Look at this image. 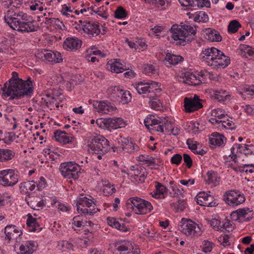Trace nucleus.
<instances>
[{
    "label": "nucleus",
    "instance_id": "nucleus-62",
    "mask_svg": "<svg viewBox=\"0 0 254 254\" xmlns=\"http://www.w3.org/2000/svg\"><path fill=\"white\" fill-rule=\"evenodd\" d=\"M182 160V156L180 154H176L171 158V161L172 164L178 165Z\"/></svg>",
    "mask_w": 254,
    "mask_h": 254
},
{
    "label": "nucleus",
    "instance_id": "nucleus-45",
    "mask_svg": "<svg viewBox=\"0 0 254 254\" xmlns=\"http://www.w3.org/2000/svg\"><path fill=\"white\" fill-rule=\"evenodd\" d=\"M242 147L241 145L238 143H235L231 148V154L229 155V157H231L232 161L236 162V159L238 156L239 150Z\"/></svg>",
    "mask_w": 254,
    "mask_h": 254
},
{
    "label": "nucleus",
    "instance_id": "nucleus-16",
    "mask_svg": "<svg viewBox=\"0 0 254 254\" xmlns=\"http://www.w3.org/2000/svg\"><path fill=\"white\" fill-rule=\"evenodd\" d=\"M82 27L84 33L90 38L96 37L101 32L100 25L99 23L84 21Z\"/></svg>",
    "mask_w": 254,
    "mask_h": 254
},
{
    "label": "nucleus",
    "instance_id": "nucleus-64",
    "mask_svg": "<svg viewBox=\"0 0 254 254\" xmlns=\"http://www.w3.org/2000/svg\"><path fill=\"white\" fill-rule=\"evenodd\" d=\"M222 228L224 229L228 232L232 231L233 229L232 224L228 219H226L225 222L222 224Z\"/></svg>",
    "mask_w": 254,
    "mask_h": 254
},
{
    "label": "nucleus",
    "instance_id": "nucleus-43",
    "mask_svg": "<svg viewBox=\"0 0 254 254\" xmlns=\"http://www.w3.org/2000/svg\"><path fill=\"white\" fill-rule=\"evenodd\" d=\"M241 26V24L238 21L233 20L228 25V31L230 33H235Z\"/></svg>",
    "mask_w": 254,
    "mask_h": 254
},
{
    "label": "nucleus",
    "instance_id": "nucleus-57",
    "mask_svg": "<svg viewBox=\"0 0 254 254\" xmlns=\"http://www.w3.org/2000/svg\"><path fill=\"white\" fill-rule=\"evenodd\" d=\"M173 190V196L174 197H184V190L177 188L176 187L172 186Z\"/></svg>",
    "mask_w": 254,
    "mask_h": 254
},
{
    "label": "nucleus",
    "instance_id": "nucleus-60",
    "mask_svg": "<svg viewBox=\"0 0 254 254\" xmlns=\"http://www.w3.org/2000/svg\"><path fill=\"white\" fill-rule=\"evenodd\" d=\"M116 190V189L114 186L111 185L106 186L103 189V192L106 195H111L115 192Z\"/></svg>",
    "mask_w": 254,
    "mask_h": 254
},
{
    "label": "nucleus",
    "instance_id": "nucleus-12",
    "mask_svg": "<svg viewBox=\"0 0 254 254\" xmlns=\"http://www.w3.org/2000/svg\"><path fill=\"white\" fill-rule=\"evenodd\" d=\"M18 182V176L13 169L0 171V185L3 187H13Z\"/></svg>",
    "mask_w": 254,
    "mask_h": 254
},
{
    "label": "nucleus",
    "instance_id": "nucleus-3",
    "mask_svg": "<svg viewBox=\"0 0 254 254\" xmlns=\"http://www.w3.org/2000/svg\"><path fill=\"white\" fill-rule=\"evenodd\" d=\"M170 31L172 38L176 41V44L182 46L186 45L194 39L196 32L195 27L183 23L180 25L174 24Z\"/></svg>",
    "mask_w": 254,
    "mask_h": 254
},
{
    "label": "nucleus",
    "instance_id": "nucleus-22",
    "mask_svg": "<svg viewBox=\"0 0 254 254\" xmlns=\"http://www.w3.org/2000/svg\"><path fill=\"white\" fill-rule=\"evenodd\" d=\"M107 68L112 72L119 73L127 69V67L117 60L107 64Z\"/></svg>",
    "mask_w": 254,
    "mask_h": 254
},
{
    "label": "nucleus",
    "instance_id": "nucleus-55",
    "mask_svg": "<svg viewBox=\"0 0 254 254\" xmlns=\"http://www.w3.org/2000/svg\"><path fill=\"white\" fill-rule=\"evenodd\" d=\"M221 126L222 127H224L226 129H229L231 130L235 129L236 128V126L233 123V122L229 120H227L226 121H222Z\"/></svg>",
    "mask_w": 254,
    "mask_h": 254
},
{
    "label": "nucleus",
    "instance_id": "nucleus-20",
    "mask_svg": "<svg viewBox=\"0 0 254 254\" xmlns=\"http://www.w3.org/2000/svg\"><path fill=\"white\" fill-rule=\"evenodd\" d=\"M81 41L77 38L68 37L64 42L63 47L67 50H77L81 47Z\"/></svg>",
    "mask_w": 254,
    "mask_h": 254
},
{
    "label": "nucleus",
    "instance_id": "nucleus-30",
    "mask_svg": "<svg viewBox=\"0 0 254 254\" xmlns=\"http://www.w3.org/2000/svg\"><path fill=\"white\" fill-rule=\"evenodd\" d=\"M147 174L146 169L144 167L140 166L135 172L131 173V176H133V178L134 179L138 180L141 183H143L144 182L147 176Z\"/></svg>",
    "mask_w": 254,
    "mask_h": 254
},
{
    "label": "nucleus",
    "instance_id": "nucleus-34",
    "mask_svg": "<svg viewBox=\"0 0 254 254\" xmlns=\"http://www.w3.org/2000/svg\"><path fill=\"white\" fill-rule=\"evenodd\" d=\"M15 153L10 149L0 148V162L11 160L15 156Z\"/></svg>",
    "mask_w": 254,
    "mask_h": 254
},
{
    "label": "nucleus",
    "instance_id": "nucleus-47",
    "mask_svg": "<svg viewBox=\"0 0 254 254\" xmlns=\"http://www.w3.org/2000/svg\"><path fill=\"white\" fill-rule=\"evenodd\" d=\"M121 102L123 104H127L129 102L131 101V96L129 91H124L123 90V92H122V94H121Z\"/></svg>",
    "mask_w": 254,
    "mask_h": 254
},
{
    "label": "nucleus",
    "instance_id": "nucleus-7",
    "mask_svg": "<svg viewBox=\"0 0 254 254\" xmlns=\"http://www.w3.org/2000/svg\"><path fill=\"white\" fill-rule=\"evenodd\" d=\"M96 123L97 126L103 129L109 130L125 127L127 123L122 118H108L104 119H98Z\"/></svg>",
    "mask_w": 254,
    "mask_h": 254
},
{
    "label": "nucleus",
    "instance_id": "nucleus-52",
    "mask_svg": "<svg viewBox=\"0 0 254 254\" xmlns=\"http://www.w3.org/2000/svg\"><path fill=\"white\" fill-rule=\"evenodd\" d=\"M156 69L154 66L151 64H146L144 65L143 72L146 74H154L155 73Z\"/></svg>",
    "mask_w": 254,
    "mask_h": 254
},
{
    "label": "nucleus",
    "instance_id": "nucleus-31",
    "mask_svg": "<svg viewBox=\"0 0 254 254\" xmlns=\"http://www.w3.org/2000/svg\"><path fill=\"white\" fill-rule=\"evenodd\" d=\"M27 219V226L29 227V230L31 232L40 231L41 228L37 221V219L33 218L31 214H28Z\"/></svg>",
    "mask_w": 254,
    "mask_h": 254
},
{
    "label": "nucleus",
    "instance_id": "nucleus-46",
    "mask_svg": "<svg viewBox=\"0 0 254 254\" xmlns=\"http://www.w3.org/2000/svg\"><path fill=\"white\" fill-rule=\"evenodd\" d=\"M127 15V12L122 6H119L115 11V17L118 19L125 18Z\"/></svg>",
    "mask_w": 254,
    "mask_h": 254
},
{
    "label": "nucleus",
    "instance_id": "nucleus-61",
    "mask_svg": "<svg viewBox=\"0 0 254 254\" xmlns=\"http://www.w3.org/2000/svg\"><path fill=\"white\" fill-rule=\"evenodd\" d=\"M28 204L31 207L35 210H39L40 208H43L44 206L45 205V203L44 202L43 200H41L40 201H36V204L35 205H33L32 202L29 203L28 202Z\"/></svg>",
    "mask_w": 254,
    "mask_h": 254
},
{
    "label": "nucleus",
    "instance_id": "nucleus-8",
    "mask_svg": "<svg viewBox=\"0 0 254 254\" xmlns=\"http://www.w3.org/2000/svg\"><path fill=\"white\" fill-rule=\"evenodd\" d=\"M77 210L85 216L92 215L99 211L96 204L86 197H79L76 200Z\"/></svg>",
    "mask_w": 254,
    "mask_h": 254
},
{
    "label": "nucleus",
    "instance_id": "nucleus-42",
    "mask_svg": "<svg viewBox=\"0 0 254 254\" xmlns=\"http://www.w3.org/2000/svg\"><path fill=\"white\" fill-rule=\"evenodd\" d=\"M209 195V194L204 191L199 192L195 197L197 203L201 206H203V205H208L207 202L205 201L206 199H208Z\"/></svg>",
    "mask_w": 254,
    "mask_h": 254
},
{
    "label": "nucleus",
    "instance_id": "nucleus-56",
    "mask_svg": "<svg viewBox=\"0 0 254 254\" xmlns=\"http://www.w3.org/2000/svg\"><path fill=\"white\" fill-rule=\"evenodd\" d=\"M82 219L80 215H77L73 217L72 221V226H76L77 227H81L82 225Z\"/></svg>",
    "mask_w": 254,
    "mask_h": 254
},
{
    "label": "nucleus",
    "instance_id": "nucleus-48",
    "mask_svg": "<svg viewBox=\"0 0 254 254\" xmlns=\"http://www.w3.org/2000/svg\"><path fill=\"white\" fill-rule=\"evenodd\" d=\"M210 51H211V54L213 55V62L215 63L219 60L220 57H221V56H223V53L216 48H210Z\"/></svg>",
    "mask_w": 254,
    "mask_h": 254
},
{
    "label": "nucleus",
    "instance_id": "nucleus-1",
    "mask_svg": "<svg viewBox=\"0 0 254 254\" xmlns=\"http://www.w3.org/2000/svg\"><path fill=\"white\" fill-rule=\"evenodd\" d=\"M28 15L22 11L16 13L8 10L4 16V20L13 29L21 32H31L37 30L34 21H29Z\"/></svg>",
    "mask_w": 254,
    "mask_h": 254
},
{
    "label": "nucleus",
    "instance_id": "nucleus-5",
    "mask_svg": "<svg viewBox=\"0 0 254 254\" xmlns=\"http://www.w3.org/2000/svg\"><path fill=\"white\" fill-rule=\"evenodd\" d=\"M126 207L128 209H132L138 214H145L149 213L153 206L149 201L137 197L129 198L126 202Z\"/></svg>",
    "mask_w": 254,
    "mask_h": 254
},
{
    "label": "nucleus",
    "instance_id": "nucleus-53",
    "mask_svg": "<svg viewBox=\"0 0 254 254\" xmlns=\"http://www.w3.org/2000/svg\"><path fill=\"white\" fill-rule=\"evenodd\" d=\"M213 245L212 243L208 240H205L203 243L202 251L205 253L210 252L212 250Z\"/></svg>",
    "mask_w": 254,
    "mask_h": 254
},
{
    "label": "nucleus",
    "instance_id": "nucleus-9",
    "mask_svg": "<svg viewBox=\"0 0 254 254\" xmlns=\"http://www.w3.org/2000/svg\"><path fill=\"white\" fill-rule=\"evenodd\" d=\"M60 170L64 178H72L74 180L78 179L81 174L79 166L72 162L62 163Z\"/></svg>",
    "mask_w": 254,
    "mask_h": 254
},
{
    "label": "nucleus",
    "instance_id": "nucleus-14",
    "mask_svg": "<svg viewBox=\"0 0 254 254\" xmlns=\"http://www.w3.org/2000/svg\"><path fill=\"white\" fill-rule=\"evenodd\" d=\"M36 55L40 59L44 58L45 60L49 62L58 63L63 61L61 54L58 52L44 49L37 52Z\"/></svg>",
    "mask_w": 254,
    "mask_h": 254
},
{
    "label": "nucleus",
    "instance_id": "nucleus-38",
    "mask_svg": "<svg viewBox=\"0 0 254 254\" xmlns=\"http://www.w3.org/2000/svg\"><path fill=\"white\" fill-rule=\"evenodd\" d=\"M170 3V0H152L151 4L160 10H163L168 7Z\"/></svg>",
    "mask_w": 254,
    "mask_h": 254
},
{
    "label": "nucleus",
    "instance_id": "nucleus-18",
    "mask_svg": "<svg viewBox=\"0 0 254 254\" xmlns=\"http://www.w3.org/2000/svg\"><path fill=\"white\" fill-rule=\"evenodd\" d=\"M119 143L122 150L126 153H134L139 150V147L137 144L126 138H122L119 141Z\"/></svg>",
    "mask_w": 254,
    "mask_h": 254
},
{
    "label": "nucleus",
    "instance_id": "nucleus-24",
    "mask_svg": "<svg viewBox=\"0 0 254 254\" xmlns=\"http://www.w3.org/2000/svg\"><path fill=\"white\" fill-rule=\"evenodd\" d=\"M116 249L120 252L130 251L133 249V247L130 242L127 241H118L115 243Z\"/></svg>",
    "mask_w": 254,
    "mask_h": 254
},
{
    "label": "nucleus",
    "instance_id": "nucleus-35",
    "mask_svg": "<svg viewBox=\"0 0 254 254\" xmlns=\"http://www.w3.org/2000/svg\"><path fill=\"white\" fill-rule=\"evenodd\" d=\"M207 178L205 180L206 183L212 186L215 187L219 185L220 178L217 174L214 172H208L207 173Z\"/></svg>",
    "mask_w": 254,
    "mask_h": 254
},
{
    "label": "nucleus",
    "instance_id": "nucleus-25",
    "mask_svg": "<svg viewBox=\"0 0 254 254\" xmlns=\"http://www.w3.org/2000/svg\"><path fill=\"white\" fill-rule=\"evenodd\" d=\"M156 191L151 193L152 196L156 198H164L167 188L160 183L155 182Z\"/></svg>",
    "mask_w": 254,
    "mask_h": 254
},
{
    "label": "nucleus",
    "instance_id": "nucleus-40",
    "mask_svg": "<svg viewBox=\"0 0 254 254\" xmlns=\"http://www.w3.org/2000/svg\"><path fill=\"white\" fill-rule=\"evenodd\" d=\"M170 206L173 210L178 212L183 211L187 207V204L184 200L179 199L177 202L171 203Z\"/></svg>",
    "mask_w": 254,
    "mask_h": 254
},
{
    "label": "nucleus",
    "instance_id": "nucleus-58",
    "mask_svg": "<svg viewBox=\"0 0 254 254\" xmlns=\"http://www.w3.org/2000/svg\"><path fill=\"white\" fill-rule=\"evenodd\" d=\"M210 226L216 230H221L222 226L221 225V222L216 219H212L210 221Z\"/></svg>",
    "mask_w": 254,
    "mask_h": 254
},
{
    "label": "nucleus",
    "instance_id": "nucleus-41",
    "mask_svg": "<svg viewBox=\"0 0 254 254\" xmlns=\"http://www.w3.org/2000/svg\"><path fill=\"white\" fill-rule=\"evenodd\" d=\"M123 92V89L120 86H111L108 89V93L112 98L117 99Z\"/></svg>",
    "mask_w": 254,
    "mask_h": 254
},
{
    "label": "nucleus",
    "instance_id": "nucleus-2",
    "mask_svg": "<svg viewBox=\"0 0 254 254\" xmlns=\"http://www.w3.org/2000/svg\"><path fill=\"white\" fill-rule=\"evenodd\" d=\"M7 84L5 83L2 88V94L5 97L10 96L11 99H20L25 96H31L33 94V87L30 77L26 80Z\"/></svg>",
    "mask_w": 254,
    "mask_h": 254
},
{
    "label": "nucleus",
    "instance_id": "nucleus-23",
    "mask_svg": "<svg viewBox=\"0 0 254 254\" xmlns=\"http://www.w3.org/2000/svg\"><path fill=\"white\" fill-rule=\"evenodd\" d=\"M183 79V82L189 85L197 86L202 83V80L199 76L197 77L192 73L185 74Z\"/></svg>",
    "mask_w": 254,
    "mask_h": 254
},
{
    "label": "nucleus",
    "instance_id": "nucleus-49",
    "mask_svg": "<svg viewBox=\"0 0 254 254\" xmlns=\"http://www.w3.org/2000/svg\"><path fill=\"white\" fill-rule=\"evenodd\" d=\"M46 95L48 97L51 98V100H49L50 102H54V101L56 100L57 98L59 96V94L58 91L53 88L48 89Z\"/></svg>",
    "mask_w": 254,
    "mask_h": 254
},
{
    "label": "nucleus",
    "instance_id": "nucleus-63",
    "mask_svg": "<svg viewBox=\"0 0 254 254\" xmlns=\"http://www.w3.org/2000/svg\"><path fill=\"white\" fill-rule=\"evenodd\" d=\"M36 183V186L37 187V190H42L46 187V183L45 182V179L43 177H40V180L38 181V183Z\"/></svg>",
    "mask_w": 254,
    "mask_h": 254
},
{
    "label": "nucleus",
    "instance_id": "nucleus-44",
    "mask_svg": "<svg viewBox=\"0 0 254 254\" xmlns=\"http://www.w3.org/2000/svg\"><path fill=\"white\" fill-rule=\"evenodd\" d=\"M87 9L88 10H91L105 19H107L108 17V15L106 13L107 9L106 8V9H104V7L96 8L95 6H91V7H88Z\"/></svg>",
    "mask_w": 254,
    "mask_h": 254
},
{
    "label": "nucleus",
    "instance_id": "nucleus-10",
    "mask_svg": "<svg viewBox=\"0 0 254 254\" xmlns=\"http://www.w3.org/2000/svg\"><path fill=\"white\" fill-rule=\"evenodd\" d=\"M223 200L232 206H238L243 203L246 198L243 193L238 190L227 191L223 195Z\"/></svg>",
    "mask_w": 254,
    "mask_h": 254
},
{
    "label": "nucleus",
    "instance_id": "nucleus-4",
    "mask_svg": "<svg viewBox=\"0 0 254 254\" xmlns=\"http://www.w3.org/2000/svg\"><path fill=\"white\" fill-rule=\"evenodd\" d=\"M133 86L139 94L143 95V97L149 99L154 98L156 97V92L161 91L158 83L152 81L149 82L145 81L135 82Z\"/></svg>",
    "mask_w": 254,
    "mask_h": 254
},
{
    "label": "nucleus",
    "instance_id": "nucleus-29",
    "mask_svg": "<svg viewBox=\"0 0 254 254\" xmlns=\"http://www.w3.org/2000/svg\"><path fill=\"white\" fill-rule=\"evenodd\" d=\"M200 56L202 61L204 62L208 65L213 66L214 62H213V55L211 54V51L210 52V48H206L203 50Z\"/></svg>",
    "mask_w": 254,
    "mask_h": 254
},
{
    "label": "nucleus",
    "instance_id": "nucleus-6",
    "mask_svg": "<svg viewBox=\"0 0 254 254\" xmlns=\"http://www.w3.org/2000/svg\"><path fill=\"white\" fill-rule=\"evenodd\" d=\"M88 151L89 152L94 154V153L101 151V153L105 154L110 149L109 141L104 136L101 135H97L94 136L91 140L88 142Z\"/></svg>",
    "mask_w": 254,
    "mask_h": 254
},
{
    "label": "nucleus",
    "instance_id": "nucleus-51",
    "mask_svg": "<svg viewBox=\"0 0 254 254\" xmlns=\"http://www.w3.org/2000/svg\"><path fill=\"white\" fill-rule=\"evenodd\" d=\"M152 126H155L156 124H164L165 127V130H168V131H169V130L168 129L169 126L171 125V124L168 123V121L164 119V120L159 119V120L156 119L154 118V116H152Z\"/></svg>",
    "mask_w": 254,
    "mask_h": 254
},
{
    "label": "nucleus",
    "instance_id": "nucleus-37",
    "mask_svg": "<svg viewBox=\"0 0 254 254\" xmlns=\"http://www.w3.org/2000/svg\"><path fill=\"white\" fill-rule=\"evenodd\" d=\"M165 60L168 62L170 64L176 65L184 60V58L179 55H175L168 53L165 58Z\"/></svg>",
    "mask_w": 254,
    "mask_h": 254
},
{
    "label": "nucleus",
    "instance_id": "nucleus-28",
    "mask_svg": "<svg viewBox=\"0 0 254 254\" xmlns=\"http://www.w3.org/2000/svg\"><path fill=\"white\" fill-rule=\"evenodd\" d=\"M107 220L108 224L113 228H115L123 232H127L128 230L124 223L119 222L114 217H109L107 218Z\"/></svg>",
    "mask_w": 254,
    "mask_h": 254
},
{
    "label": "nucleus",
    "instance_id": "nucleus-11",
    "mask_svg": "<svg viewBox=\"0 0 254 254\" xmlns=\"http://www.w3.org/2000/svg\"><path fill=\"white\" fill-rule=\"evenodd\" d=\"M180 230L187 236L193 237L200 235V229L198 225L191 220L183 218Z\"/></svg>",
    "mask_w": 254,
    "mask_h": 254
},
{
    "label": "nucleus",
    "instance_id": "nucleus-19",
    "mask_svg": "<svg viewBox=\"0 0 254 254\" xmlns=\"http://www.w3.org/2000/svg\"><path fill=\"white\" fill-rule=\"evenodd\" d=\"M4 233L6 237L5 239L11 240H15L16 242L20 239V236L22 235V232L17 229L15 225H8L5 227Z\"/></svg>",
    "mask_w": 254,
    "mask_h": 254
},
{
    "label": "nucleus",
    "instance_id": "nucleus-27",
    "mask_svg": "<svg viewBox=\"0 0 254 254\" xmlns=\"http://www.w3.org/2000/svg\"><path fill=\"white\" fill-rule=\"evenodd\" d=\"M249 210V208H240L238 209L236 211H234L232 212L231 216L235 220H237L240 217L245 218L246 221H249L251 219L252 217H248L246 218V215H248V212L247 211Z\"/></svg>",
    "mask_w": 254,
    "mask_h": 254
},
{
    "label": "nucleus",
    "instance_id": "nucleus-50",
    "mask_svg": "<svg viewBox=\"0 0 254 254\" xmlns=\"http://www.w3.org/2000/svg\"><path fill=\"white\" fill-rule=\"evenodd\" d=\"M157 95L153 99H150V101L149 102L150 106L151 108L156 110H159L162 105L160 101L157 99Z\"/></svg>",
    "mask_w": 254,
    "mask_h": 254
},
{
    "label": "nucleus",
    "instance_id": "nucleus-36",
    "mask_svg": "<svg viewBox=\"0 0 254 254\" xmlns=\"http://www.w3.org/2000/svg\"><path fill=\"white\" fill-rule=\"evenodd\" d=\"M36 182L34 181H27L21 183L20 190L21 192L26 194L28 190L32 191L36 188Z\"/></svg>",
    "mask_w": 254,
    "mask_h": 254
},
{
    "label": "nucleus",
    "instance_id": "nucleus-13",
    "mask_svg": "<svg viewBox=\"0 0 254 254\" xmlns=\"http://www.w3.org/2000/svg\"><path fill=\"white\" fill-rule=\"evenodd\" d=\"M93 106L96 112L102 114H109L117 111L113 104L107 101H95Z\"/></svg>",
    "mask_w": 254,
    "mask_h": 254
},
{
    "label": "nucleus",
    "instance_id": "nucleus-59",
    "mask_svg": "<svg viewBox=\"0 0 254 254\" xmlns=\"http://www.w3.org/2000/svg\"><path fill=\"white\" fill-rule=\"evenodd\" d=\"M183 160L184 161V164L186 165L188 168L191 167L192 165V160L189 154L186 153L183 154Z\"/></svg>",
    "mask_w": 254,
    "mask_h": 254
},
{
    "label": "nucleus",
    "instance_id": "nucleus-33",
    "mask_svg": "<svg viewBox=\"0 0 254 254\" xmlns=\"http://www.w3.org/2000/svg\"><path fill=\"white\" fill-rule=\"evenodd\" d=\"M205 38L211 42H219L222 40L219 33L214 29L206 30Z\"/></svg>",
    "mask_w": 254,
    "mask_h": 254
},
{
    "label": "nucleus",
    "instance_id": "nucleus-32",
    "mask_svg": "<svg viewBox=\"0 0 254 254\" xmlns=\"http://www.w3.org/2000/svg\"><path fill=\"white\" fill-rule=\"evenodd\" d=\"M35 244L33 242H27L21 245L19 250L21 254H32L36 250Z\"/></svg>",
    "mask_w": 254,
    "mask_h": 254
},
{
    "label": "nucleus",
    "instance_id": "nucleus-21",
    "mask_svg": "<svg viewBox=\"0 0 254 254\" xmlns=\"http://www.w3.org/2000/svg\"><path fill=\"white\" fill-rule=\"evenodd\" d=\"M55 140L64 144L69 143L72 141V137L67 136L64 131L57 130L54 132L53 137Z\"/></svg>",
    "mask_w": 254,
    "mask_h": 254
},
{
    "label": "nucleus",
    "instance_id": "nucleus-17",
    "mask_svg": "<svg viewBox=\"0 0 254 254\" xmlns=\"http://www.w3.org/2000/svg\"><path fill=\"white\" fill-rule=\"evenodd\" d=\"M181 5L186 7L185 10H193L195 7H210V3L207 0H178Z\"/></svg>",
    "mask_w": 254,
    "mask_h": 254
},
{
    "label": "nucleus",
    "instance_id": "nucleus-39",
    "mask_svg": "<svg viewBox=\"0 0 254 254\" xmlns=\"http://www.w3.org/2000/svg\"><path fill=\"white\" fill-rule=\"evenodd\" d=\"M216 62H214L213 67L214 68H219L222 67L225 68L230 63V59L223 54V56H221Z\"/></svg>",
    "mask_w": 254,
    "mask_h": 254
},
{
    "label": "nucleus",
    "instance_id": "nucleus-54",
    "mask_svg": "<svg viewBox=\"0 0 254 254\" xmlns=\"http://www.w3.org/2000/svg\"><path fill=\"white\" fill-rule=\"evenodd\" d=\"M58 247L60 249L66 248L68 250H73V245L72 244L67 241H62L59 242L58 243Z\"/></svg>",
    "mask_w": 254,
    "mask_h": 254
},
{
    "label": "nucleus",
    "instance_id": "nucleus-26",
    "mask_svg": "<svg viewBox=\"0 0 254 254\" xmlns=\"http://www.w3.org/2000/svg\"><path fill=\"white\" fill-rule=\"evenodd\" d=\"M212 137L209 138V143L211 145L217 146H221L224 143L226 139L224 135L220 134L218 132L212 133Z\"/></svg>",
    "mask_w": 254,
    "mask_h": 254
},
{
    "label": "nucleus",
    "instance_id": "nucleus-15",
    "mask_svg": "<svg viewBox=\"0 0 254 254\" xmlns=\"http://www.w3.org/2000/svg\"><path fill=\"white\" fill-rule=\"evenodd\" d=\"M185 111L187 113H191L202 107L199 97L195 94L193 98L186 97L184 99Z\"/></svg>",
    "mask_w": 254,
    "mask_h": 254
}]
</instances>
